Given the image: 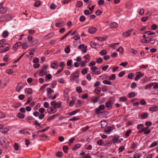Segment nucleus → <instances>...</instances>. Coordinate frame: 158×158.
I'll list each match as a JSON object with an SVG mask.
<instances>
[{"instance_id": "1", "label": "nucleus", "mask_w": 158, "mask_h": 158, "mask_svg": "<svg viewBox=\"0 0 158 158\" xmlns=\"http://www.w3.org/2000/svg\"><path fill=\"white\" fill-rule=\"evenodd\" d=\"M10 45L8 44H5L0 46V53H2L8 51L10 49Z\"/></svg>"}, {"instance_id": "2", "label": "nucleus", "mask_w": 158, "mask_h": 158, "mask_svg": "<svg viewBox=\"0 0 158 158\" xmlns=\"http://www.w3.org/2000/svg\"><path fill=\"white\" fill-rule=\"evenodd\" d=\"M24 85L22 82H19L16 88V91L17 92H19L20 90L24 87Z\"/></svg>"}, {"instance_id": "3", "label": "nucleus", "mask_w": 158, "mask_h": 158, "mask_svg": "<svg viewBox=\"0 0 158 158\" xmlns=\"http://www.w3.org/2000/svg\"><path fill=\"white\" fill-rule=\"evenodd\" d=\"M47 91V96L48 98L51 97V94L54 92V91L50 88H48L46 89Z\"/></svg>"}, {"instance_id": "4", "label": "nucleus", "mask_w": 158, "mask_h": 158, "mask_svg": "<svg viewBox=\"0 0 158 158\" xmlns=\"http://www.w3.org/2000/svg\"><path fill=\"white\" fill-rule=\"evenodd\" d=\"M87 46H85L84 44H82L79 46L78 49H83L82 51V52L84 53H86L87 51Z\"/></svg>"}, {"instance_id": "5", "label": "nucleus", "mask_w": 158, "mask_h": 158, "mask_svg": "<svg viewBox=\"0 0 158 158\" xmlns=\"http://www.w3.org/2000/svg\"><path fill=\"white\" fill-rule=\"evenodd\" d=\"M143 76V74L141 73L140 72H137L136 74V77L135 78V81H138L141 77Z\"/></svg>"}, {"instance_id": "6", "label": "nucleus", "mask_w": 158, "mask_h": 158, "mask_svg": "<svg viewBox=\"0 0 158 158\" xmlns=\"http://www.w3.org/2000/svg\"><path fill=\"white\" fill-rule=\"evenodd\" d=\"M133 31L132 29H131L129 30H128L126 32H123L122 34V36L123 37H128L129 36L131 33V32H132Z\"/></svg>"}, {"instance_id": "7", "label": "nucleus", "mask_w": 158, "mask_h": 158, "mask_svg": "<svg viewBox=\"0 0 158 158\" xmlns=\"http://www.w3.org/2000/svg\"><path fill=\"white\" fill-rule=\"evenodd\" d=\"M55 25L56 27H60L64 26V23L63 21H58L56 22Z\"/></svg>"}, {"instance_id": "8", "label": "nucleus", "mask_w": 158, "mask_h": 158, "mask_svg": "<svg viewBox=\"0 0 158 158\" xmlns=\"http://www.w3.org/2000/svg\"><path fill=\"white\" fill-rule=\"evenodd\" d=\"M105 107L104 105H102L99 106L98 108L95 109V113L98 114L99 111L102 110H103L105 109Z\"/></svg>"}, {"instance_id": "9", "label": "nucleus", "mask_w": 158, "mask_h": 158, "mask_svg": "<svg viewBox=\"0 0 158 158\" xmlns=\"http://www.w3.org/2000/svg\"><path fill=\"white\" fill-rule=\"evenodd\" d=\"M97 29L96 27H90L88 30V32L91 34H93L96 32Z\"/></svg>"}, {"instance_id": "10", "label": "nucleus", "mask_w": 158, "mask_h": 158, "mask_svg": "<svg viewBox=\"0 0 158 158\" xmlns=\"http://www.w3.org/2000/svg\"><path fill=\"white\" fill-rule=\"evenodd\" d=\"M80 73V71L77 70L74 72L73 74V76L74 78H78L79 76L78 74Z\"/></svg>"}, {"instance_id": "11", "label": "nucleus", "mask_w": 158, "mask_h": 158, "mask_svg": "<svg viewBox=\"0 0 158 158\" xmlns=\"http://www.w3.org/2000/svg\"><path fill=\"white\" fill-rule=\"evenodd\" d=\"M113 129L112 127H108L105 129V131L106 132H110Z\"/></svg>"}, {"instance_id": "12", "label": "nucleus", "mask_w": 158, "mask_h": 158, "mask_svg": "<svg viewBox=\"0 0 158 158\" xmlns=\"http://www.w3.org/2000/svg\"><path fill=\"white\" fill-rule=\"evenodd\" d=\"M149 110L154 112L158 110V107L156 106H154L152 107H151L149 108Z\"/></svg>"}, {"instance_id": "13", "label": "nucleus", "mask_w": 158, "mask_h": 158, "mask_svg": "<svg viewBox=\"0 0 158 158\" xmlns=\"http://www.w3.org/2000/svg\"><path fill=\"white\" fill-rule=\"evenodd\" d=\"M110 26L111 27H117L118 26V24L116 22H113L111 23H110Z\"/></svg>"}, {"instance_id": "14", "label": "nucleus", "mask_w": 158, "mask_h": 158, "mask_svg": "<svg viewBox=\"0 0 158 158\" xmlns=\"http://www.w3.org/2000/svg\"><path fill=\"white\" fill-rule=\"evenodd\" d=\"M47 74V71L45 70L42 69L41 70L39 73V75L40 76H43Z\"/></svg>"}, {"instance_id": "15", "label": "nucleus", "mask_w": 158, "mask_h": 158, "mask_svg": "<svg viewBox=\"0 0 158 158\" xmlns=\"http://www.w3.org/2000/svg\"><path fill=\"white\" fill-rule=\"evenodd\" d=\"M8 131V129L6 128H2L0 129V131L3 134H6Z\"/></svg>"}, {"instance_id": "16", "label": "nucleus", "mask_w": 158, "mask_h": 158, "mask_svg": "<svg viewBox=\"0 0 158 158\" xmlns=\"http://www.w3.org/2000/svg\"><path fill=\"white\" fill-rule=\"evenodd\" d=\"M50 111H49L48 109H47V111L49 113L52 114V113H54L55 112H56V109H54V107L53 108L52 107H50Z\"/></svg>"}, {"instance_id": "17", "label": "nucleus", "mask_w": 158, "mask_h": 158, "mask_svg": "<svg viewBox=\"0 0 158 158\" xmlns=\"http://www.w3.org/2000/svg\"><path fill=\"white\" fill-rule=\"evenodd\" d=\"M58 66V65L57 63L53 62L51 63V68L53 69H56Z\"/></svg>"}, {"instance_id": "18", "label": "nucleus", "mask_w": 158, "mask_h": 158, "mask_svg": "<svg viewBox=\"0 0 158 158\" xmlns=\"http://www.w3.org/2000/svg\"><path fill=\"white\" fill-rule=\"evenodd\" d=\"M7 11V8L6 7H2L0 10V13L3 14L6 13Z\"/></svg>"}, {"instance_id": "19", "label": "nucleus", "mask_w": 158, "mask_h": 158, "mask_svg": "<svg viewBox=\"0 0 158 158\" xmlns=\"http://www.w3.org/2000/svg\"><path fill=\"white\" fill-rule=\"evenodd\" d=\"M80 111V110L79 109H77L68 113V114L70 115H73L76 114L77 112L79 111Z\"/></svg>"}, {"instance_id": "20", "label": "nucleus", "mask_w": 158, "mask_h": 158, "mask_svg": "<svg viewBox=\"0 0 158 158\" xmlns=\"http://www.w3.org/2000/svg\"><path fill=\"white\" fill-rule=\"evenodd\" d=\"M25 92L26 93L31 94L32 93V90L31 88H28L25 90Z\"/></svg>"}, {"instance_id": "21", "label": "nucleus", "mask_w": 158, "mask_h": 158, "mask_svg": "<svg viewBox=\"0 0 158 158\" xmlns=\"http://www.w3.org/2000/svg\"><path fill=\"white\" fill-rule=\"evenodd\" d=\"M141 117L142 119H145L148 118V113H145L141 114Z\"/></svg>"}, {"instance_id": "22", "label": "nucleus", "mask_w": 158, "mask_h": 158, "mask_svg": "<svg viewBox=\"0 0 158 158\" xmlns=\"http://www.w3.org/2000/svg\"><path fill=\"white\" fill-rule=\"evenodd\" d=\"M80 146L81 145L79 144H76L72 148V150H76L78 148H79L80 147Z\"/></svg>"}, {"instance_id": "23", "label": "nucleus", "mask_w": 158, "mask_h": 158, "mask_svg": "<svg viewBox=\"0 0 158 158\" xmlns=\"http://www.w3.org/2000/svg\"><path fill=\"white\" fill-rule=\"evenodd\" d=\"M8 35V32L6 31H4L2 34V36L4 38L6 37Z\"/></svg>"}, {"instance_id": "24", "label": "nucleus", "mask_w": 158, "mask_h": 158, "mask_svg": "<svg viewBox=\"0 0 158 158\" xmlns=\"http://www.w3.org/2000/svg\"><path fill=\"white\" fill-rule=\"evenodd\" d=\"M24 116V114L22 113H19L17 114V117L20 119L23 118Z\"/></svg>"}, {"instance_id": "25", "label": "nucleus", "mask_w": 158, "mask_h": 158, "mask_svg": "<svg viewBox=\"0 0 158 158\" xmlns=\"http://www.w3.org/2000/svg\"><path fill=\"white\" fill-rule=\"evenodd\" d=\"M135 95L134 92H131L128 94L127 97L129 98H131L135 96Z\"/></svg>"}, {"instance_id": "26", "label": "nucleus", "mask_w": 158, "mask_h": 158, "mask_svg": "<svg viewBox=\"0 0 158 158\" xmlns=\"http://www.w3.org/2000/svg\"><path fill=\"white\" fill-rule=\"evenodd\" d=\"M130 52L134 54H136L138 53V51L135 50L133 48H131L130 49Z\"/></svg>"}, {"instance_id": "27", "label": "nucleus", "mask_w": 158, "mask_h": 158, "mask_svg": "<svg viewBox=\"0 0 158 158\" xmlns=\"http://www.w3.org/2000/svg\"><path fill=\"white\" fill-rule=\"evenodd\" d=\"M95 39H97L99 41H102L106 40L105 38H103L100 37H96L95 38Z\"/></svg>"}, {"instance_id": "28", "label": "nucleus", "mask_w": 158, "mask_h": 158, "mask_svg": "<svg viewBox=\"0 0 158 158\" xmlns=\"http://www.w3.org/2000/svg\"><path fill=\"white\" fill-rule=\"evenodd\" d=\"M101 125L102 127L104 128L106 126V123L105 121H102L101 122Z\"/></svg>"}, {"instance_id": "29", "label": "nucleus", "mask_w": 158, "mask_h": 158, "mask_svg": "<svg viewBox=\"0 0 158 158\" xmlns=\"http://www.w3.org/2000/svg\"><path fill=\"white\" fill-rule=\"evenodd\" d=\"M64 51L66 53H69L70 52V46H67V47L64 49Z\"/></svg>"}, {"instance_id": "30", "label": "nucleus", "mask_w": 158, "mask_h": 158, "mask_svg": "<svg viewBox=\"0 0 158 158\" xmlns=\"http://www.w3.org/2000/svg\"><path fill=\"white\" fill-rule=\"evenodd\" d=\"M143 124H140L137 125V128L138 130L141 129V130H142V129H143Z\"/></svg>"}, {"instance_id": "31", "label": "nucleus", "mask_w": 158, "mask_h": 158, "mask_svg": "<svg viewBox=\"0 0 158 158\" xmlns=\"http://www.w3.org/2000/svg\"><path fill=\"white\" fill-rule=\"evenodd\" d=\"M102 11L100 10H98L96 11L95 12V14L97 16L100 15L102 13Z\"/></svg>"}, {"instance_id": "32", "label": "nucleus", "mask_w": 158, "mask_h": 158, "mask_svg": "<svg viewBox=\"0 0 158 158\" xmlns=\"http://www.w3.org/2000/svg\"><path fill=\"white\" fill-rule=\"evenodd\" d=\"M90 44L91 46L93 48H94L95 47H96L97 45H99L98 44H96L95 42L93 41L91 42Z\"/></svg>"}, {"instance_id": "33", "label": "nucleus", "mask_w": 158, "mask_h": 158, "mask_svg": "<svg viewBox=\"0 0 158 158\" xmlns=\"http://www.w3.org/2000/svg\"><path fill=\"white\" fill-rule=\"evenodd\" d=\"M98 100V98L97 97H95L91 99L92 102L93 103H95Z\"/></svg>"}, {"instance_id": "34", "label": "nucleus", "mask_w": 158, "mask_h": 158, "mask_svg": "<svg viewBox=\"0 0 158 158\" xmlns=\"http://www.w3.org/2000/svg\"><path fill=\"white\" fill-rule=\"evenodd\" d=\"M134 76V74L133 73H129L128 76H127V77L130 79H133V76Z\"/></svg>"}, {"instance_id": "35", "label": "nucleus", "mask_w": 158, "mask_h": 158, "mask_svg": "<svg viewBox=\"0 0 158 158\" xmlns=\"http://www.w3.org/2000/svg\"><path fill=\"white\" fill-rule=\"evenodd\" d=\"M68 149L69 147L67 146H63V150L65 153H67V150Z\"/></svg>"}, {"instance_id": "36", "label": "nucleus", "mask_w": 158, "mask_h": 158, "mask_svg": "<svg viewBox=\"0 0 158 158\" xmlns=\"http://www.w3.org/2000/svg\"><path fill=\"white\" fill-rule=\"evenodd\" d=\"M40 5V1H37L35 2L34 6L35 7H38Z\"/></svg>"}, {"instance_id": "37", "label": "nucleus", "mask_w": 158, "mask_h": 158, "mask_svg": "<svg viewBox=\"0 0 158 158\" xmlns=\"http://www.w3.org/2000/svg\"><path fill=\"white\" fill-rule=\"evenodd\" d=\"M102 82L104 84H105L112 85L111 82L109 81H107L106 80H104Z\"/></svg>"}, {"instance_id": "38", "label": "nucleus", "mask_w": 158, "mask_h": 158, "mask_svg": "<svg viewBox=\"0 0 158 158\" xmlns=\"http://www.w3.org/2000/svg\"><path fill=\"white\" fill-rule=\"evenodd\" d=\"M83 3L81 1H78L77 2L76 6L78 7H80L82 5Z\"/></svg>"}, {"instance_id": "39", "label": "nucleus", "mask_w": 158, "mask_h": 158, "mask_svg": "<svg viewBox=\"0 0 158 158\" xmlns=\"http://www.w3.org/2000/svg\"><path fill=\"white\" fill-rule=\"evenodd\" d=\"M116 78V76L115 74H113L111 75L109 77L110 80H115Z\"/></svg>"}, {"instance_id": "40", "label": "nucleus", "mask_w": 158, "mask_h": 158, "mask_svg": "<svg viewBox=\"0 0 158 158\" xmlns=\"http://www.w3.org/2000/svg\"><path fill=\"white\" fill-rule=\"evenodd\" d=\"M127 100V98L126 97H121L119 98L120 101L122 102H126Z\"/></svg>"}, {"instance_id": "41", "label": "nucleus", "mask_w": 158, "mask_h": 158, "mask_svg": "<svg viewBox=\"0 0 158 158\" xmlns=\"http://www.w3.org/2000/svg\"><path fill=\"white\" fill-rule=\"evenodd\" d=\"M85 17L83 15H81L80 16L79 21L80 22H82L85 20Z\"/></svg>"}, {"instance_id": "42", "label": "nucleus", "mask_w": 158, "mask_h": 158, "mask_svg": "<svg viewBox=\"0 0 158 158\" xmlns=\"http://www.w3.org/2000/svg\"><path fill=\"white\" fill-rule=\"evenodd\" d=\"M51 104L52 106H54V109H56L57 108V106H56V103L55 101H52L51 103Z\"/></svg>"}, {"instance_id": "43", "label": "nucleus", "mask_w": 158, "mask_h": 158, "mask_svg": "<svg viewBox=\"0 0 158 158\" xmlns=\"http://www.w3.org/2000/svg\"><path fill=\"white\" fill-rule=\"evenodd\" d=\"M107 52L106 50H102L100 52V54L102 56L105 55L107 54Z\"/></svg>"}, {"instance_id": "44", "label": "nucleus", "mask_w": 158, "mask_h": 158, "mask_svg": "<svg viewBox=\"0 0 158 158\" xmlns=\"http://www.w3.org/2000/svg\"><path fill=\"white\" fill-rule=\"evenodd\" d=\"M76 90L78 93H81L82 91V89L80 87H77L76 88Z\"/></svg>"}, {"instance_id": "45", "label": "nucleus", "mask_w": 158, "mask_h": 158, "mask_svg": "<svg viewBox=\"0 0 158 158\" xmlns=\"http://www.w3.org/2000/svg\"><path fill=\"white\" fill-rule=\"evenodd\" d=\"M5 144V141L4 139H0V145L3 146Z\"/></svg>"}, {"instance_id": "46", "label": "nucleus", "mask_w": 158, "mask_h": 158, "mask_svg": "<svg viewBox=\"0 0 158 158\" xmlns=\"http://www.w3.org/2000/svg\"><path fill=\"white\" fill-rule=\"evenodd\" d=\"M32 99V98L31 97H29L27 99L26 102L25 104V105H26V104H29L31 101Z\"/></svg>"}, {"instance_id": "47", "label": "nucleus", "mask_w": 158, "mask_h": 158, "mask_svg": "<svg viewBox=\"0 0 158 158\" xmlns=\"http://www.w3.org/2000/svg\"><path fill=\"white\" fill-rule=\"evenodd\" d=\"M139 102L140 104L142 105H145L146 104V101L143 99L141 100Z\"/></svg>"}, {"instance_id": "48", "label": "nucleus", "mask_w": 158, "mask_h": 158, "mask_svg": "<svg viewBox=\"0 0 158 158\" xmlns=\"http://www.w3.org/2000/svg\"><path fill=\"white\" fill-rule=\"evenodd\" d=\"M148 16L142 17L141 18V20L143 22H145L148 19Z\"/></svg>"}, {"instance_id": "49", "label": "nucleus", "mask_w": 158, "mask_h": 158, "mask_svg": "<svg viewBox=\"0 0 158 158\" xmlns=\"http://www.w3.org/2000/svg\"><path fill=\"white\" fill-rule=\"evenodd\" d=\"M157 145V143L156 141H154L150 145V147L152 148L153 147Z\"/></svg>"}, {"instance_id": "50", "label": "nucleus", "mask_w": 158, "mask_h": 158, "mask_svg": "<svg viewBox=\"0 0 158 158\" xmlns=\"http://www.w3.org/2000/svg\"><path fill=\"white\" fill-rule=\"evenodd\" d=\"M131 129H130L126 131L125 134V136L126 137H128L129 136V134L131 133Z\"/></svg>"}, {"instance_id": "51", "label": "nucleus", "mask_w": 158, "mask_h": 158, "mask_svg": "<svg viewBox=\"0 0 158 158\" xmlns=\"http://www.w3.org/2000/svg\"><path fill=\"white\" fill-rule=\"evenodd\" d=\"M69 89L68 88H66L65 89V90L64 91V97H65L66 96V94L67 95V94L68 93L69 91Z\"/></svg>"}, {"instance_id": "52", "label": "nucleus", "mask_w": 158, "mask_h": 158, "mask_svg": "<svg viewBox=\"0 0 158 158\" xmlns=\"http://www.w3.org/2000/svg\"><path fill=\"white\" fill-rule=\"evenodd\" d=\"M25 97L23 94H20L18 96L19 99L20 100H23L24 98Z\"/></svg>"}, {"instance_id": "53", "label": "nucleus", "mask_w": 158, "mask_h": 158, "mask_svg": "<svg viewBox=\"0 0 158 158\" xmlns=\"http://www.w3.org/2000/svg\"><path fill=\"white\" fill-rule=\"evenodd\" d=\"M35 51V50L34 49H33L32 50H30L29 52V55L32 57L34 55V53Z\"/></svg>"}, {"instance_id": "54", "label": "nucleus", "mask_w": 158, "mask_h": 158, "mask_svg": "<svg viewBox=\"0 0 158 158\" xmlns=\"http://www.w3.org/2000/svg\"><path fill=\"white\" fill-rule=\"evenodd\" d=\"M140 155L139 153L135 154L133 156V158H139L140 157Z\"/></svg>"}, {"instance_id": "55", "label": "nucleus", "mask_w": 158, "mask_h": 158, "mask_svg": "<svg viewBox=\"0 0 158 158\" xmlns=\"http://www.w3.org/2000/svg\"><path fill=\"white\" fill-rule=\"evenodd\" d=\"M102 61V59L101 58H98L96 59V61L97 63H101Z\"/></svg>"}, {"instance_id": "56", "label": "nucleus", "mask_w": 158, "mask_h": 158, "mask_svg": "<svg viewBox=\"0 0 158 158\" xmlns=\"http://www.w3.org/2000/svg\"><path fill=\"white\" fill-rule=\"evenodd\" d=\"M124 149V147L123 146H121L118 148V151L119 152H122Z\"/></svg>"}, {"instance_id": "57", "label": "nucleus", "mask_w": 158, "mask_h": 158, "mask_svg": "<svg viewBox=\"0 0 158 158\" xmlns=\"http://www.w3.org/2000/svg\"><path fill=\"white\" fill-rule=\"evenodd\" d=\"M118 138H113L112 140V141L113 143H116L117 142L118 140Z\"/></svg>"}, {"instance_id": "58", "label": "nucleus", "mask_w": 158, "mask_h": 158, "mask_svg": "<svg viewBox=\"0 0 158 158\" xmlns=\"http://www.w3.org/2000/svg\"><path fill=\"white\" fill-rule=\"evenodd\" d=\"M104 1L103 0H99L98 2V4L100 5H102L104 4Z\"/></svg>"}, {"instance_id": "59", "label": "nucleus", "mask_w": 158, "mask_h": 158, "mask_svg": "<svg viewBox=\"0 0 158 158\" xmlns=\"http://www.w3.org/2000/svg\"><path fill=\"white\" fill-rule=\"evenodd\" d=\"M143 131V134L144 135H148L150 133L151 130H145Z\"/></svg>"}, {"instance_id": "60", "label": "nucleus", "mask_w": 158, "mask_h": 158, "mask_svg": "<svg viewBox=\"0 0 158 158\" xmlns=\"http://www.w3.org/2000/svg\"><path fill=\"white\" fill-rule=\"evenodd\" d=\"M72 60H69L67 63V65L68 66H70L71 65V64L72 63Z\"/></svg>"}, {"instance_id": "61", "label": "nucleus", "mask_w": 158, "mask_h": 158, "mask_svg": "<svg viewBox=\"0 0 158 158\" xmlns=\"http://www.w3.org/2000/svg\"><path fill=\"white\" fill-rule=\"evenodd\" d=\"M56 7V5L54 3L51 4L50 6V8L52 9H55Z\"/></svg>"}, {"instance_id": "62", "label": "nucleus", "mask_w": 158, "mask_h": 158, "mask_svg": "<svg viewBox=\"0 0 158 158\" xmlns=\"http://www.w3.org/2000/svg\"><path fill=\"white\" fill-rule=\"evenodd\" d=\"M81 106V102L80 100H78L77 103L76 104V106L77 107H78Z\"/></svg>"}, {"instance_id": "63", "label": "nucleus", "mask_w": 158, "mask_h": 158, "mask_svg": "<svg viewBox=\"0 0 158 158\" xmlns=\"http://www.w3.org/2000/svg\"><path fill=\"white\" fill-rule=\"evenodd\" d=\"M55 118L54 116L53 115H51L49 117L47 118V121H51Z\"/></svg>"}, {"instance_id": "64", "label": "nucleus", "mask_w": 158, "mask_h": 158, "mask_svg": "<svg viewBox=\"0 0 158 158\" xmlns=\"http://www.w3.org/2000/svg\"><path fill=\"white\" fill-rule=\"evenodd\" d=\"M105 106L106 108H109L111 106L110 103L109 102H107L105 103Z\"/></svg>"}]
</instances>
